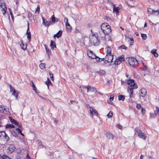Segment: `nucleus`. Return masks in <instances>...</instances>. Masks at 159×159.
<instances>
[{
	"label": "nucleus",
	"instance_id": "obj_1",
	"mask_svg": "<svg viewBox=\"0 0 159 159\" xmlns=\"http://www.w3.org/2000/svg\"><path fill=\"white\" fill-rule=\"evenodd\" d=\"M101 29L103 33L105 34H107L111 32L110 26L107 23H103L101 26Z\"/></svg>",
	"mask_w": 159,
	"mask_h": 159
},
{
	"label": "nucleus",
	"instance_id": "obj_2",
	"mask_svg": "<svg viewBox=\"0 0 159 159\" xmlns=\"http://www.w3.org/2000/svg\"><path fill=\"white\" fill-rule=\"evenodd\" d=\"M127 59L130 65L133 67L136 66L138 65V61L135 58L129 57Z\"/></svg>",
	"mask_w": 159,
	"mask_h": 159
},
{
	"label": "nucleus",
	"instance_id": "obj_3",
	"mask_svg": "<svg viewBox=\"0 0 159 159\" xmlns=\"http://www.w3.org/2000/svg\"><path fill=\"white\" fill-rule=\"evenodd\" d=\"M135 133H137L138 136L140 138L143 139L144 140L146 139L145 134L142 132V131L139 129L138 128H136L135 129Z\"/></svg>",
	"mask_w": 159,
	"mask_h": 159
},
{
	"label": "nucleus",
	"instance_id": "obj_4",
	"mask_svg": "<svg viewBox=\"0 0 159 159\" xmlns=\"http://www.w3.org/2000/svg\"><path fill=\"white\" fill-rule=\"evenodd\" d=\"M90 41L91 43L94 46H97L100 43L99 41L98 38L94 36H93L91 37Z\"/></svg>",
	"mask_w": 159,
	"mask_h": 159
},
{
	"label": "nucleus",
	"instance_id": "obj_5",
	"mask_svg": "<svg viewBox=\"0 0 159 159\" xmlns=\"http://www.w3.org/2000/svg\"><path fill=\"white\" fill-rule=\"evenodd\" d=\"M83 88H85L87 89V93L89 92H97L96 89L93 86L90 85H84L83 86Z\"/></svg>",
	"mask_w": 159,
	"mask_h": 159
},
{
	"label": "nucleus",
	"instance_id": "obj_6",
	"mask_svg": "<svg viewBox=\"0 0 159 159\" xmlns=\"http://www.w3.org/2000/svg\"><path fill=\"white\" fill-rule=\"evenodd\" d=\"M9 139V137L3 131H0V139L7 141Z\"/></svg>",
	"mask_w": 159,
	"mask_h": 159
},
{
	"label": "nucleus",
	"instance_id": "obj_7",
	"mask_svg": "<svg viewBox=\"0 0 159 159\" xmlns=\"http://www.w3.org/2000/svg\"><path fill=\"white\" fill-rule=\"evenodd\" d=\"M9 86L10 87V92L12 93V95L16 97V99H17L19 92L16 91L11 84Z\"/></svg>",
	"mask_w": 159,
	"mask_h": 159
},
{
	"label": "nucleus",
	"instance_id": "obj_8",
	"mask_svg": "<svg viewBox=\"0 0 159 159\" xmlns=\"http://www.w3.org/2000/svg\"><path fill=\"white\" fill-rule=\"evenodd\" d=\"M90 115L91 117H93V116H98V114L97 111L89 105Z\"/></svg>",
	"mask_w": 159,
	"mask_h": 159
},
{
	"label": "nucleus",
	"instance_id": "obj_9",
	"mask_svg": "<svg viewBox=\"0 0 159 159\" xmlns=\"http://www.w3.org/2000/svg\"><path fill=\"white\" fill-rule=\"evenodd\" d=\"M113 55L111 54H107L105 57V60L109 62H112Z\"/></svg>",
	"mask_w": 159,
	"mask_h": 159
},
{
	"label": "nucleus",
	"instance_id": "obj_10",
	"mask_svg": "<svg viewBox=\"0 0 159 159\" xmlns=\"http://www.w3.org/2000/svg\"><path fill=\"white\" fill-rule=\"evenodd\" d=\"M27 38L29 42L31 41V35L30 32L29 30V23H28V28L26 32Z\"/></svg>",
	"mask_w": 159,
	"mask_h": 159
},
{
	"label": "nucleus",
	"instance_id": "obj_11",
	"mask_svg": "<svg viewBox=\"0 0 159 159\" xmlns=\"http://www.w3.org/2000/svg\"><path fill=\"white\" fill-rule=\"evenodd\" d=\"M87 54L88 57L91 59H93L97 57V56L93 54V52L91 50H88L87 51Z\"/></svg>",
	"mask_w": 159,
	"mask_h": 159
},
{
	"label": "nucleus",
	"instance_id": "obj_12",
	"mask_svg": "<svg viewBox=\"0 0 159 159\" xmlns=\"http://www.w3.org/2000/svg\"><path fill=\"white\" fill-rule=\"evenodd\" d=\"M43 24L46 27L49 26L52 23L51 21H48L43 17H42Z\"/></svg>",
	"mask_w": 159,
	"mask_h": 159
},
{
	"label": "nucleus",
	"instance_id": "obj_13",
	"mask_svg": "<svg viewBox=\"0 0 159 159\" xmlns=\"http://www.w3.org/2000/svg\"><path fill=\"white\" fill-rule=\"evenodd\" d=\"M127 83L130 85V87H134L136 85H137L136 84L135 81L134 80H128L127 81Z\"/></svg>",
	"mask_w": 159,
	"mask_h": 159
},
{
	"label": "nucleus",
	"instance_id": "obj_14",
	"mask_svg": "<svg viewBox=\"0 0 159 159\" xmlns=\"http://www.w3.org/2000/svg\"><path fill=\"white\" fill-rule=\"evenodd\" d=\"M139 93L141 96L144 97L146 96L147 94L146 90L144 88H142L140 90Z\"/></svg>",
	"mask_w": 159,
	"mask_h": 159
},
{
	"label": "nucleus",
	"instance_id": "obj_15",
	"mask_svg": "<svg viewBox=\"0 0 159 159\" xmlns=\"http://www.w3.org/2000/svg\"><path fill=\"white\" fill-rule=\"evenodd\" d=\"M148 11L151 14H154L153 12H156V14H155L156 16L158 15L159 14V10H154L151 8H149L148 9Z\"/></svg>",
	"mask_w": 159,
	"mask_h": 159
},
{
	"label": "nucleus",
	"instance_id": "obj_16",
	"mask_svg": "<svg viewBox=\"0 0 159 159\" xmlns=\"http://www.w3.org/2000/svg\"><path fill=\"white\" fill-rule=\"evenodd\" d=\"M15 148L14 146V145L13 144H11L8 147L7 150L9 152L11 153L15 150Z\"/></svg>",
	"mask_w": 159,
	"mask_h": 159
},
{
	"label": "nucleus",
	"instance_id": "obj_17",
	"mask_svg": "<svg viewBox=\"0 0 159 159\" xmlns=\"http://www.w3.org/2000/svg\"><path fill=\"white\" fill-rule=\"evenodd\" d=\"M64 21L65 23L66 28L68 30H70L71 29V27L70 24L68 22V19L67 18H65L64 19Z\"/></svg>",
	"mask_w": 159,
	"mask_h": 159
},
{
	"label": "nucleus",
	"instance_id": "obj_18",
	"mask_svg": "<svg viewBox=\"0 0 159 159\" xmlns=\"http://www.w3.org/2000/svg\"><path fill=\"white\" fill-rule=\"evenodd\" d=\"M106 135L107 138L110 140H113L115 137L114 135L110 132L107 133Z\"/></svg>",
	"mask_w": 159,
	"mask_h": 159
},
{
	"label": "nucleus",
	"instance_id": "obj_19",
	"mask_svg": "<svg viewBox=\"0 0 159 159\" xmlns=\"http://www.w3.org/2000/svg\"><path fill=\"white\" fill-rule=\"evenodd\" d=\"M138 87V86L137 85H136L134 87H129L128 88V92L129 93V94H133V89H137Z\"/></svg>",
	"mask_w": 159,
	"mask_h": 159
},
{
	"label": "nucleus",
	"instance_id": "obj_20",
	"mask_svg": "<svg viewBox=\"0 0 159 159\" xmlns=\"http://www.w3.org/2000/svg\"><path fill=\"white\" fill-rule=\"evenodd\" d=\"M62 33V31L61 30H59L57 34H54L53 37L54 38L57 37V38H59L60 37Z\"/></svg>",
	"mask_w": 159,
	"mask_h": 159
},
{
	"label": "nucleus",
	"instance_id": "obj_21",
	"mask_svg": "<svg viewBox=\"0 0 159 159\" xmlns=\"http://www.w3.org/2000/svg\"><path fill=\"white\" fill-rule=\"evenodd\" d=\"M20 42L21 43V44L20 45L21 47L24 50L26 49L27 48V44H24L22 40H21Z\"/></svg>",
	"mask_w": 159,
	"mask_h": 159
},
{
	"label": "nucleus",
	"instance_id": "obj_22",
	"mask_svg": "<svg viewBox=\"0 0 159 159\" xmlns=\"http://www.w3.org/2000/svg\"><path fill=\"white\" fill-rule=\"evenodd\" d=\"M157 50L155 49H153L151 51V52L153 54L154 56L157 57H158V54L156 52Z\"/></svg>",
	"mask_w": 159,
	"mask_h": 159
},
{
	"label": "nucleus",
	"instance_id": "obj_23",
	"mask_svg": "<svg viewBox=\"0 0 159 159\" xmlns=\"http://www.w3.org/2000/svg\"><path fill=\"white\" fill-rule=\"evenodd\" d=\"M126 40H127L129 42H130V45H131V43H132L134 42L133 39L129 37H126Z\"/></svg>",
	"mask_w": 159,
	"mask_h": 159
},
{
	"label": "nucleus",
	"instance_id": "obj_24",
	"mask_svg": "<svg viewBox=\"0 0 159 159\" xmlns=\"http://www.w3.org/2000/svg\"><path fill=\"white\" fill-rule=\"evenodd\" d=\"M10 122L12 124L16 125L18 124V122L16 121L15 119L11 118V117H9Z\"/></svg>",
	"mask_w": 159,
	"mask_h": 159
},
{
	"label": "nucleus",
	"instance_id": "obj_25",
	"mask_svg": "<svg viewBox=\"0 0 159 159\" xmlns=\"http://www.w3.org/2000/svg\"><path fill=\"white\" fill-rule=\"evenodd\" d=\"M106 50L107 52V54H111V48L109 47H107L106 48Z\"/></svg>",
	"mask_w": 159,
	"mask_h": 159
},
{
	"label": "nucleus",
	"instance_id": "obj_26",
	"mask_svg": "<svg viewBox=\"0 0 159 159\" xmlns=\"http://www.w3.org/2000/svg\"><path fill=\"white\" fill-rule=\"evenodd\" d=\"M45 84L47 85L48 88H49V85L51 84V82L49 78H47V80L45 82Z\"/></svg>",
	"mask_w": 159,
	"mask_h": 159
},
{
	"label": "nucleus",
	"instance_id": "obj_27",
	"mask_svg": "<svg viewBox=\"0 0 159 159\" xmlns=\"http://www.w3.org/2000/svg\"><path fill=\"white\" fill-rule=\"evenodd\" d=\"M50 46H51V48L53 49L54 48L53 47H52V46H54V47H56V45L55 42L52 40H51V43L50 44Z\"/></svg>",
	"mask_w": 159,
	"mask_h": 159
},
{
	"label": "nucleus",
	"instance_id": "obj_28",
	"mask_svg": "<svg viewBox=\"0 0 159 159\" xmlns=\"http://www.w3.org/2000/svg\"><path fill=\"white\" fill-rule=\"evenodd\" d=\"M121 61L120 60V59H116L115 61L114 64L116 65H118L120 64Z\"/></svg>",
	"mask_w": 159,
	"mask_h": 159
},
{
	"label": "nucleus",
	"instance_id": "obj_29",
	"mask_svg": "<svg viewBox=\"0 0 159 159\" xmlns=\"http://www.w3.org/2000/svg\"><path fill=\"white\" fill-rule=\"evenodd\" d=\"M155 115H159V108L156 107V110L154 111Z\"/></svg>",
	"mask_w": 159,
	"mask_h": 159
},
{
	"label": "nucleus",
	"instance_id": "obj_30",
	"mask_svg": "<svg viewBox=\"0 0 159 159\" xmlns=\"http://www.w3.org/2000/svg\"><path fill=\"white\" fill-rule=\"evenodd\" d=\"M118 99L119 100L123 101L125 99V97L123 95H120L118 97Z\"/></svg>",
	"mask_w": 159,
	"mask_h": 159
},
{
	"label": "nucleus",
	"instance_id": "obj_31",
	"mask_svg": "<svg viewBox=\"0 0 159 159\" xmlns=\"http://www.w3.org/2000/svg\"><path fill=\"white\" fill-rule=\"evenodd\" d=\"M118 7H116L114 5L113 6V11L114 12H116L117 13L118 12Z\"/></svg>",
	"mask_w": 159,
	"mask_h": 159
},
{
	"label": "nucleus",
	"instance_id": "obj_32",
	"mask_svg": "<svg viewBox=\"0 0 159 159\" xmlns=\"http://www.w3.org/2000/svg\"><path fill=\"white\" fill-rule=\"evenodd\" d=\"M6 128H11L14 127V126L12 124H7L6 126Z\"/></svg>",
	"mask_w": 159,
	"mask_h": 159
},
{
	"label": "nucleus",
	"instance_id": "obj_33",
	"mask_svg": "<svg viewBox=\"0 0 159 159\" xmlns=\"http://www.w3.org/2000/svg\"><path fill=\"white\" fill-rule=\"evenodd\" d=\"M113 113L111 111H110L108 114H107V116L108 118H111L112 116Z\"/></svg>",
	"mask_w": 159,
	"mask_h": 159
},
{
	"label": "nucleus",
	"instance_id": "obj_34",
	"mask_svg": "<svg viewBox=\"0 0 159 159\" xmlns=\"http://www.w3.org/2000/svg\"><path fill=\"white\" fill-rule=\"evenodd\" d=\"M51 22L52 23H54L55 22H56V18H55L54 15H52L51 17Z\"/></svg>",
	"mask_w": 159,
	"mask_h": 159
},
{
	"label": "nucleus",
	"instance_id": "obj_35",
	"mask_svg": "<svg viewBox=\"0 0 159 159\" xmlns=\"http://www.w3.org/2000/svg\"><path fill=\"white\" fill-rule=\"evenodd\" d=\"M45 64L44 63H41L39 65V67L41 69H43L45 67Z\"/></svg>",
	"mask_w": 159,
	"mask_h": 159
},
{
	"label": "nucleus",
	"instance_id": "obj_36",
	"mask_svg": "<svg viewBox=\"0 0 159 159\" xmlns=\"http://www.w3.org/2000/svg\"><path fill=\"white\" fill-rule=\"evenodd\" d=\"M141 37H142V39L144 40H145L147 39V35L144 34H141Z\"/></svg>",
	"mask_w": 159,
	"mask_h": 159
},
{
	"label": "nucleus",
	"instance_id": "obj_37",
	"mask_svg": "<svg viewBox=\"0 0 159 159\" xmlns=\"http://www.w3.org/2000/svg\"><path fill=\"white\" fill-rule=\"evenodd\" d=\"M49 74L50 78L53 81L54 79L53 77V74L51 72L49 71Z\"/></svg>",
	"mask_w": 159,
	"mask_h": 159
},
{
	"label": "nucleus",
	"instance_id": "obj_38",
	"mask_svg": "<svg viewBox=\"0 0 159 159\" xmlns=\"http://www.w3.org/2000/svg\"><path fill=\"white\" fill-rule=\"evenodd\" d=\"M104 18L105 19L107 20L108 21H110L111 20V19L109 17L107 16H105Z\"/></svg>",
	"mask_w": 159,
	"mask_h": 159
},
{
	"label": "nucleus",
	"instance_id": "obj_39",
	"mask_svg": "<svg viewBox=\"0 0 159 159\" xmlns=\"http://www.w3.org/2000/svg\"><path fill=\"white\" fill-rule=\"evenodd\" d=\"M0 6L1 8V7H4V8H5V9H6L7 7L5 6V3H4V2L1 3L0 5Z\"/></svg>",
	"mask_w": 159,
	"mask_h": 159
},
{
	"label": "nucleus",
	"instance_id": "obj_40",
	"mask_svg": "<svg viewBox=\"0 0 159 159\" xmlns=\"http://www.w3.org/2000/svg\"><path fill=\"white\" fill-rule=\"evenodd\" d=\"M99 73L101 75H104L105 74V71L103 70H100L99 71Z\"/></svg>",
	"mask_w": 159,
	"mask_h": 159
},
{
	"label": "nucleus",
	"instance_id": "obj_41",
	"mask_svg": "<svg viewBox=\"0 0 159 159\" xmlns=\"http://www.w3.org/2000/svg\"><path fill=\"white\" fill-rule=\"evenodd\" d=\"M119 48H121V49H125L126 50L127 48L124 45H122L120 47H119Z\"/></svg>",
	"mask_w": 159,
	"mask_h": 159
},
{
	"label": "nucleus",
	"instance_id": "obj_42",
	"mask_svg": "<svg viewBox=\"0 0 159 159\" xmlns=\"http://www.w3.org/2000/svg\"><path fill=\"white\" fill-rule=\"evenodd\" d=\"M156 115H155V113L154 114H152V113H150V117L151 118H155V116Z\"/></svg>",
	"mask_w": 159,
	"mask_h": 159
},
{
	"label": "nucleus",
	"instance_id": "obj_43",
	"mask_svg": "<svg viewBox=\"0 0 159 159\" xmlns=\"http://www.w3.org/2000/svg\"><path fill=\"white\" fill-rule=\"evenodd\" d=\"M3 113H6L8 111V109L7 108H6L5 107H3Z\"/></svg>",
	"mask_w": 159,
	"mask_h": 159
},
{
	"label": "nucleus",
	"instance_id": "obj_44",
	"mask_svg": "<svg viewBox=\"0 0 159 159\" xmlns=\"http://www.w3.org/2000/svg\"><path fill=\"white\" fill-rule=\"evenodd\" d=\"M95 59H96V61H99L100 59H101L102 60L101 61H102L104 59V58H102L100 59L99 57L97 56V57L96 58H95Z\"/></svg>",
	"mask_w": 159,
	"mask_h": 159
},
{
	"label": "nucleus",
	"instance_id": "obj_45",
	"mask_svg": "<svg viewBox=\"0 0 159 159\" xmlns=\"http://www.w3.org/2000/svg\"><path fill=\"white\" fill-rule=\"evenodd\" d=\"M114 98V96L111 95L109 98V100L110 101H113Z\"/></svg>",
	"mask_w": 159,
	"mask_h": 159
},
{
	"label": "nucleus",
	"instance_id": "obj_46",
	"mask_svg": "<svg viewBox=\"0 0 159 159\" xmlns=\"http://www.w3.org/2000/svg\"><path fill=\"white\" fill-rule=\"evenodd\" d=\"M141 107V105L139 104H137L136 105V107L138 109H140Z\"/></svg>",
	"mask_w": 159,
	"mask_h": 159
},
{
	"label": "nucleus",
	"instance_id": "obj_47",
	"mask_svg": "<svg viewBox=\"0 0 159 159\" xmlns=\"http://www.w3.org/2000/svg\"><path fill=\"white\" fill-rule=\"evenodd\" d=\"M0 111L2 113L4 112L3 107H2L1 105H0Z\"/></svg>",
	"mask_w": 159,
	"mask_h": 159
},
{
	"label": "nucleus",
	"instance_id": "obj_48",
	"mask_svg": "<svg viewBox=\"0 0 159 159\" xmlns=\"http://www.w3.org/2000/svg\"><path fill=\"white\" fill-rule=\"evenodd\" d=\"M124 56L122 57V56H121V57H120L118 59H120V60L122 62V61L124 60Z\"/></svg>",
	"mask_w": 159,
	"mask_h": 159
},
{
	"label": "nucleus",
	"instance_id": "obj_49",
	"mask_svg": "<svg viewBox=\"0 0 159 159\" xmlns=\"http://www.w3.org/2000/svg\"><path fill=\"white\" fill-rule=\"evenodd\" d=\"M44 46L47 52H49L50 51V49L47 48L46 45H45Z\"/></svg>",
	"mask_w": 159,
	"mask_h": 159
},
{
	"label": "nucleus",
	"instance_id": "obj_50",
	"mask_svg": "<svg viewBox=\"0 0 159 159\" xmlns=\"http://www.w3.org/2000/svg\"><path fill=\"white\" fill-rule=\"evenodd\" d=\"M32 87L33 88V90H35V89H36V88H35V85L34 84V83L33 82H32Z\"/></svg>",
	"mask_w": 159,
	"mask_h": 159
},
{
	"label": "nucleus",
	"instance_id": "obj_51",
	"mask_svg": "<svg viewBox=\"0 0 159 159\" xmlns=\"http://www.w3.org/2000/svg\"><path fill=\"white\" fill-rule=\"evenodd\" d=\"M3 159H11L8 156H5L3 157Z\"/></svg>",
	"mask_w": 159,
	"mask_h": 159
},
{
	"label": "nucleus",
	"instance_id": "obj_52",
	"mask_svg": "<svg viewBox=\"0 0 159 159\" xmlns=\"http://www.w3.org/2000/svg\"><path fill=\"white\" fill-rule=\"evenodd\" d=\"M40 10V7L39 5H38V7H37V9L35 11H38V13H39Z\"/></svg>",
	"mask_w": 159,
	"mask_h": 159
},
{
	"label": "nucleus",
	"instance_id": "obj_53",
	"mask_svg": "<svg viewBox=\"0 0 159 159\" xmlns=\"http://www.w3.org/2000/svg\"><path fill=\"white\" fill-rule=\"evenodd\" d=\"M7 10V8H6V9L4 7H1V10L2 12H3L4 11H6Z\"/></svg>",
	"mask_w": 159,
	"mask_h": 159
},
{
	"label": "nucleus",
	"instance_id": "obj_54",
	"mask_svg": "<svg viewBox=\"0 0 159 159\" xmlns=\"http://www.w3.org/2000/svg\"><path fill=\"white\" fill-rule=\"evenodd\" d=\"M145 111V110L144 108H142L141 109V112L142 113H144Z\"/></svg>",
	"mask_w": 159,
	"mask_h": 159
},
{
	"label": "nucleus",
	"instance_id": "obj_55",
	"mask_svg": "<svg viewBox=\"0 0 159 159\" xmlns=\"http://www.w3.org/2000/svg\"><path fill=\"white\" fill-rule=\"evenodd\" d=\"M16 130V131L19 133L21 132V130L19 128H17Z\"/></svg>",
	"mask_w": 159,
	"mask_h": 159
},
{
	"label": "nucleus",
	"instance_id": "obj_56",
	"mask_svg": "<svg viewBox=\"0 0 159 159\" xmlns=\"http://www.w3.org/2000/svg\"><path fill=\"white\" fill-rule=\"evenodd\" d=\"M16 125H17L18 127L20 128H21L22 126V125L21 124H20L18 122V124Z\"/></svg>",
	"mask_w": 159,
	"mask_h": 159
},
{
	"label": "nucleus",
	"instance_id": "obj_57",
	"mask_svg": "<svg viewBox=\"0 0 159 159\" xmlns=\"http://www.w3.org/2000/svg\"><path fill=\"white\" fill-rule=\"evenodd\" d=\"M53 119L54 120V123L56 125H57V120H56L55 119Z\"/></svg>",
	"mask_w": 159,
	"mask_h": 159
},
{
	"label": "nucleus",
	"instance_id": "obj_58",
	"mask_svg": "<svg viewBox=\"0 0 159 159\" xmlns=\"http://www.w3.org/2000/svg\"><path fill=\"white\" fill-rule=\"evenodd\" d=\"M129 94H130V95H129V97H130V98H131L133 97V94L130 93Z\"/></svg>",
	"mask_w": 159,
	"mask_h": 159
},
{
	"label": "nucleus",
	"instance_id": "obj_59",
	"mask_svg": "<svg viewBox=\"0 0 159 159\" xmlns=\"http://www.w3.org/2000/svg\"><path fill=\"white\" fill-rule=\"evenodd\" d=\"M143 155H141L140 157V159H143Z\"/></svg>",
	"mask_w": 159,
	"mask_h": 159
},
{
	"label": "nucleus",
	"instance_id": "obj_60",
	"mask_svg": "<svg viewBox=\"0 0 159 159\" xmlns=\"http://www.w3.org/2000/svg\"><path fill=\"white\" fill-rule=\"evenodd\" d=\"M6 11H3V12H2V13H3V15L4 16V15H6Z\"/></svg>",
	"mask_w": 159,
	"mask_h": 159
},
{
	"label": "nucleus",
	"instance_id": "obj_61",
	"mask_svg": "<svg viewBox=\"0 0 159 159\" xmlns=\"http://www.w3.org/2000/svg\"><path fill=\"white\" fill-rule=\"evenodd\" d=\"M129 101L130 102H132V99L130 98V99H129Z\"/></svg>",
	"mask_w": 159,
	"mask_h": 159
},
{
	"label": "nucleus",
	"instance_id": "obj_62",
	"mask_svg": "<svg viewBox=\"0 0 159 159\" xmlns=\"http://www.w3.org/2000/svg\"><path fill=\"white\" fill-rule=\"evenodd\" d=\"M8 9H9V11L10 13H11V12H12L11 10V9H10V8H9Z\"/></svg>",
	"mask_w": 159,
	"mask_h": 159
},
{
	"label": "nucleus",
	"instance_id": "obj_63",
	"mask_svg": "<svg viewBox=\"0 0 159 159\" xmlns=\"http://www.w3.org/2000/svg\"><path fill=\"white\" fill-rule=\"evenodd\" d=\"M135 34H136V35L137 36H139V34H138V32H136L135 33Z\"/></svg>",
	"mask_w": 159,
	"mask_h": 159
},
{
	"label": "nucleus",
	"instance_id": "obj_64",
	"mask_svg": "<svg viewBox=\"0 0 159 159\" xmlns=\"http://www.w3.org/2000/svg\"><path fill=\"white\" fill-rule=\"evenodd\" d=\"M59 19L58 18H56V22H57L58 21Z\"/></svg>",
	"mask_w": 159,
	"mask_h": 159
}]
</instances>
